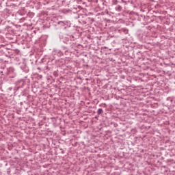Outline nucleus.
Here are the masks:
<instances>
[{
    "instance_id": "nucleus-1",
    "label": "nucleus",
    "mask_w": 175,
    "mask_h": 175,
    "mask_svg": "<svg viewBox=\"0 0 175 175\" xmlns=\"http://www.w3.org/2000/svg\"><path fill=\"white\" fill-rule=\"evenodd\" d=\"M102 113H103V110L102 109H99L98 110V114H102Z\"/></svg>"
}]
</instances>
